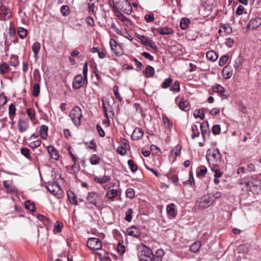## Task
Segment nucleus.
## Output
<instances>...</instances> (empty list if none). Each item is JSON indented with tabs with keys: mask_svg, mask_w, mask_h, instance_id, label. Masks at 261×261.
<instances>
[{
	"mask_svg": "<svg viewBox=\"0 0 261 261\" xmlns=\"http://www.w3.org/2000/svg\"><path fill=\"white\" fill-rule=\"evenodd\" d=\"M246 189L253 193H261V180L257 177L251 176L245 180Z\"/></svg>",
	"mask_w": 261,
	"mask_h": 261,
	"instance_id": "nucleus-1",
	"label": "nucleus"
},
{
	"mask_svg": "<svg viewBox=\"0 0 261 261\" xmlns=\"http://www.w3.org/2000/svg\"><path fill=\"white\" fill-rule=\"evenodd\" d=\"M96 129L100 137H103L105 136V133L104 130L98 124L96 125Z\"/></svg>",
	"mask_w": 261,
	"mask_h": 261,
	"instance_id": "nucleus-62",
	"label": "nucleus"
},
{
	"mask_svg": "<svg viewBox=\"0 0 261 261\" xmlns=\"http://www.w3.org/2000/svg\"><path fill=\"white\" fill-rule=\"evenodd\" d=\"M232 32V29L228 24L220 26L219 30V35L221 36H226Z\"/></svg>",
	"mask_w": 261,
	"mask_h": 261,
	"instance_id": "nucleus-17",
	"label": "nucleus"
},
{
	"mask_svg": "<svg viewBox=\"0 0 261 261\" xmlns=\"http://www.w3.org/2000/svg\"><path fill=\"white\" fill-rule=\"evenodd\" d=\"M234 43V40L233 39L231 38H228L226 39L225 44L228 47H231Z\"/></svg>",
	"mask_w": 261,
	"mask_h": 261,
	"instance_id": "nucleus-63",
	"label": "nucleus"
},
{
	"mask_svg": "<svg viewBox=\"0 0 261 261\" xmlns=\"http://www.w3.org/2000/svg\"><path fill=\"white\" fill-rule=\"evenodd\" d=\"M170 90L173 92H178L180 91V85L179 82H175L170 86Z\"/></svg>",
	"mask_w": 261,
	"mask_h": 261,
	"instance_id": "nucleus-40",
	"label": "nucleus"
},
{
	"mask_svg": "<svg viewBox=\"0 0 261 261\" xmlns=\"http://www.w3.org/2000/svg\"><path fill=\"white\" fill-rule=\"evenodd\" d=\"M67 194L70 204L73 205H77V197L75 194L71 191H68Z\"/></svg>",
	"mask_w": 261,
	"mask_h": 261,
	"instance_id": "nucleus-22",
	"label": "nucleus"
},
{
	"mask_svg": "<svg viewBox=\"0 0 261 261\" xmlns=\"http://www.w3.org/2000/svg\"><path fill=\"white\" fill-rule=\"evenodd\" d=\"M48 126L46 125H42L40 129V135L41 137L45 139L47 136Z\"/></svg>",
	"mask_w": 261,
	"mask_h": 261,
	"instance_id": "nucleus-32",
	"label": "nucleus"
},
{
	"mask_svg": "<svg viewBox=\"0 0 261 261\" xmlns=\"http://www.w3.org/2000/svg\"><path fill=\"white\" fill-rule=\"evenodd\" d=\"M211 157L215 161H219L221 160V154L219 149L212 150L208 149L207 151L206 158V160L209 162Z\"/></svg>",
	"mask_w": 261,
	"mask_h": 261,
	"instance_id": "nucleus-10",
	"label": "nucleus"
},
{
	"mask_svg": "<svg viewBox=\"0 0 261 261\" xmlns=\"http://www.w3.org/2000/svg\"><path fill=\"white\" fill-rule=\"evenodd\" d=\"M194 116L195 118H200L201 120H203L205 115L202 110L197 109L194 112Z\"/></svg>",
	"mask_w": 261,
	"mask_h": 261,
	"instance_id": "nucleus-38",
	"label": "nucleus"
},
{
	"mask_svg": "<svg viewBox=\"0 0 261 261\" xmlns=\"http://www.w3.org/2000/svg\"><path fill=\"white\" fill-rule=\"evenodd\" d=\"M41 45L38 42H35L32 46V49L34 53H39Z\"/></svg>",
	"mask_w": 261,
	"mask_h": 261,
	"instance_id": "nucleus-55",
	"label": "nucleus"
},
{
	"mask_svg": "<svg viewBox=\"0 0 261 261\" xmlns=\"http://www.w3.org/2000/svg\"><path fill=\"white\" fill-rule=\"evenodd\" d=\"M192 134L191 135V138L192 139H194L196 137H197L199 135V132L197 126L196 125H194L192 126Z\"/></svg>",
	"mask_w": 261,
	"mask_h": 261,
	"instance_id": "nucleus-46",
	"label": "nucleus"
},
{
	"mask_svg": "<svg viewBox=\"0 0 261 261\" xmlns=\"http://www.w3.org/2000/svg\"><path fill=\"white\" fill-rule=\"evenodd\" d=\"M90 162L91 165H97L100 163V158L96 154H92L90 158Z\"/></svg>",
	"mask_w": 261,
	"mask_h": 261,
	"instance_id": "nucleus-39",
	"label": "nucleus"
},
{
	"mask_svg": "<svg viewBox=\"0 0 261 261\" xmlns=\"http://www.w3.org/2000/svg\"><path fill=\"white\" fill-rule=\"evenodd\" d=\"M144 132L141 128L136 127L134 130L131 137L134 140H138L142 138L143 137Z\"/></svg>",
	"mask_w": 261,
	"mask_h": 261,
	"instance_id": "nucleus-18",
	"label": "nucleus"
},
{
	"mask_svg": "<svg viewBox=\"0 0 261 261\" xmlns=\"http://www.w3.org/2000/svg\"><path fill=\"white\" fill-rule=\"evenodd\" d=\"M164 255V252L162 249L157 250L156 253L152 255L148 259H141V261H162V257Z\"/></svg>",
	"mask_w": 261,
	"mask_h": 261,
	"instance_id": "nucleus-14",
	"label": "nucleus"
},
{
	"mask_svg": "<svg viewBox=\"0 0 261 261\" xmlns=\"http://www.w3.org/2000/svg\"><path fill=\"white\" fill-rule=\"evenodd\" d=\"M25 207L27 210L32 212L35 211V206L34 203H31L30 200H28L25 203Z\"/></svg>",
	"mask_w": 261,
	"mask_h": 261,
	"instance_id": "nucleus-45",
	"label": "nucleus"
},
{
	"mask_svg": "<svg viewBox=\"0 0 261 261\" xmlns=\"http://www.w3.org/2000/svg\"><path fill=\"white\" fill-rule=\"evenodd\" d=\"M110 45L111 50L116 56H121L123 54L121 46L119 44H117L116 41L114 39H110Z\"/></svg>",
	"mask_w": 261,
	"mask_h": 261,
	"instance_id": "nucleus-9",
	"label": "nucleus"
},
{
	"mask_svg": "<svg viewBox=\"0 0 261 261\" xmlns=\"http://www.w3.org/2000/svg\"><path fill=\"white\" fill-rule=\"evenodd\" d=\"M113 91H114V93L115 97L120 102H121L122 101V99L120 95V94H119V91H118V87L117 86H115L113 87Z\"/></svg>",
	"mask_w": 261,
	"mask_h": 261,
	"instance_id": "nucleus-60",
	"label": "nucleus"
},
{
	"mask_svg": "<svg viewBox=\"0 0 261 261\" xmlns=\"http://www.w3.org/2000/svg\"><path fill=\"white\" fill-rule=\"evenodd\" d=\"M9 69V66L6 63L0 65V72L2 74L6 73Z\"/></svg>",
	"mask_w": 261,
	"mask_h": 261,
	"instance_id": "nucleus-57",
	"label": "nucleus"
},
{
	"mask_svg": "<svg viewBox=\"0 0 261 261\" xmlns=\"http://www.w3.org/2000/svg\"><path fill=\"white\" fill-rule=\"evenodd\" d=\"M213 203V200L210 195H205L203 196L199 202L198 206L204 208L210 206Z\"/></svg>",
	"mask_w": 261,
	"mask_h": 261,
	"instance_id": "nucleus-11",
	"label": "nucleus"
},
{
	"mask_svg": "<svg viewBox=\"0 0 261 261\" xmlns=\"http://www.w3.org/2000/svg\"><path fill=\"white\" fill-rule=\"evenodd\" d=\"M163 121L166 127L169 130H171L172 128V123L170 121L169 119L166 115H163L162 116Z\"/></svg>",
	"mask_w": 261,
	"mask_h": 261,
	"instance_id": "nucleus-37",
	"label": "nucleus"
},
{
	"mask_svg": "<svg viewBox=\"0 0 261 261\" xmlns=\"http://www.w3.org/2000/svg\"><path fill=\"white\" fill-rule=\"evenodd\" d=\"M156 32L162 35H170L173 33V30L169 27H159L156 29Z\"/></svg>",
	"mask_w": 261,
	"mask_h": 261,
	"instance_id": "nucleus-20",
	"label": "nucleus"
},
{
	"mask_svg": "<svg viewBox=\"0 0 261 261\" xmlns=\"http://www.w3.org/2000/svg\"><path fill=\"white\" fill-rule=\"evenodd\" d=\"M138 255L140 258V261L142 258L148 259L153 255L152 250L143 244H141L138 246Z\"/></svg>",
	"mask_w": 261,
	"mask_h": 261,
	"instance_id": "nucleus-5",
	"label": "nucleus"
},
{
	"mask_svg": "<svg viewBox=\"0 0 261 261\" xmlns=\"http://www.w3.org/2000/svg\"><path fill=\"white\" fill-rule=\"evenodd\" d=\"M261 25V18L256 17L254 19H251L248 24L247 28L248 29L253 30L255 28H257L259 26Z\"/></svg>",
	"mask_w": 261,
	"mask_h": 261,
	"instance_id": "nucleus-16",
	"label": "nucleus"
},
{
	"mask_svg": "<svg viewBox=\"0 0 261 261\" xmlns=\"http://www.w3.org/2000/svg\"><path fill=\"white\" fill-rule=\"evenodd\" d=\"M87 246L92 250H98L102 247V244L99 239L91 238L88 240Z\"/></svg>",
	"mask_w": 261,
	"mask_h": 261,
	"instance_id": "nucleus-7",
	"label": "nucleus"
},
{
	"mask_svg": "<svg viewBox=\"0 0 261 261\" xmlns=\"http://www.w3.org/2000/svg\"><path fill=\"white\" fill-rule=\"evenodd\" d=\"M11 13L7 6H6L1 1L0 5V19L5 20L10 18Z\"/></svg>",
	"mask_w": 261,
	"mask_h": 261,
	"instance_id": "nucleus-8",
	"label": "nucleus"
},
{
	"mask_svg": "<svg viewBox=\"0 0 261 261\" xmlns=\"http://www.w3.org/2000/svg\"><path fill=\"white\" fill-rule=\"evenodd\" d=\"M87 200L89 204H92L96 207L100 208L103 206L102 196L95 192H90L87 196Z\"/></svg>",
	"mask_w": 261,
	"mask_h": 261,
	"instance_id": "nucleus-2",
	"label": "nucleus"
},
{
	"mask_svg": "<svg viewBox=\"0 0 261 261\" xmlns=\"http://www.w3.org/2000/svg\"><path fill=\"white\" fill-rule=\"evenodd\" d=\"M126 196L127 197H128L129 198H132L135 196V191L132 188H128L127 189L126 192Z\"/></svg>",
	"mask_w": 261,
	"mask_h": 261,
	"instance_id": "nucleus-59",
	"label": "nucleus"
},
{
	"mask_svg": "<svg viewBox=\"0 0 261 261\" xmlns=\"http://www.w3.org/2000/svg\"><path fill=\"white\" fill-rule=\"evenodd\" d=\"M130 60L134 62H135V64H136V65L137 66L138 68H139V70H140L142 67H143V65L141 63V62H140V61H139L136 58H135V57H132Z\"/></svg>",
	"mask_w": 261,
	"mask_h": 261,
	"instance_id": "nucleus-64",
	"label": "nucleus"
},
{
	"mask_svg": "<svg viewBox=\"0 0 261 261\" xmlns=\"http://www.w3.org/2000/svg\"><path fill=\"white\" fill-rule=\"evenodd\" d=\"M127 164L133 173L136 172L138 170V166L134 163L133 160H129L127 161Z\"/></svg>",
	"mask_w": 261,
	"mask_h": 261,
	"instance_id": "nucleus-42",
	"label": "nucleus"
},
{
	"mask_svg": "<svg viewBox=\"0 0 261 261\" xmlns=\"http://www.w3.org/2000/svg\"><path fill=\"white\" fill-rule=\"evenodd\" d=\"M69 116L74 124L79 126L81 124V118L83 117L81 109L77 107H74L71 111Z\"/></svg>",
	"mask_w": 261,
	"mask_h": 261,
	"instance_id": "nucleus-3",
	"label": "nucleus"
},
{
	"mask_svg": "<svg viewBox=\"0 0 261 261\" xmlns=\"http://www.w3.org/2000/svg\"><path fill=\"white\" fill-rule=\"evenodd\" d=\"M27 30L22 27H19L18 28V34L19 37L21 39L24 38L27 35Z\"/></svg>",
	"mask_w": 261,
	"mask_h": 261,
	"instance_id": "nucleus-44",
	"label": "nucleus"
},
{
	"mask_svg": "<svg viewBox=\"0 0 261 261\" xmlns=\"http://www.w3.org/2000/svg\"><path fill=\"white\" fill-rule=\"evenodd\" d=\"M16 108L14 103H11L9 107V114L11 119H13L14 115L15 114Z\"/></svg>",
	"mask_w": 261,
	"mask_h": 261,
	"instance_id": "nucleus-43",
	"label": "nucleus"
},
{
	"mask_svg": "<svg viewBox=\"0 0 261 261\" xmlns=\"http://www.w3.org/2000/svg\"><path fill=\"white\" fill-rule=\"evenodd\" d=\"M21 153L28 159L31 160V156L30 155V150L25 147L21 148L20 149Z\"/></svg>",
	"mask_w": 261,
	"mask_h": 261,
	"instance_id": "nucleus-50",
	"label": "nucleus"
},
{
	"mask_svg": "<svg viewBox=\"0 0 261 261\" xmlns=\"http://www.w3.org/2000/svg\"><path fill=\"white\" fill-rule=\"evenodd\" d=\"M68 152H69V154L70 155V157L72 159V161L74 163V165H73L72 166V168H73V167L74 166V165L75 164L76 162L78 161V158L77 157H76L73 154V153L72 152V151H71V146H69L68 147Z\"/></svg>",
	"mask_w": 261,
	"mask_h": 261,
	"instance_id": "nucleus-53",
	"label": "nucleus"
},
{
	"mask_svg": "<svg viewBox=\"0 0 261 261\" xmlns=\"http://www.w3.org/2000/svg\"><path fill=\"white\" fill-rule=\"evenodd\" d=\"M85 79L81 75H76L73 81L72 86L75 89H79L83 86Z\"/></svg>",
	"mask_w": 261,
	"mask_h": 261,
	"instance_id": "nucleus-12",
	"label": "nucleus"
},
{
	"mask_svg": "<svg viewBox=\"0 0 261 261\" xmlns=\"http://www.w3.org/2000/svg\"><path fill=\"white\" fill-rule=\"evenodd\" d=\"M190 20L187 18H182L180 22V27L182 30H186L189 27Z\"/></svg>",
	"mask_w": 261,
	"mask_h": 261,
	"instance_id": "nucleus-35",
	"label": "nucleus"
},
{
	"mask_svg": "<svg viewBox=\"0 0 261 261\" xmlns=\"http://www.w3.org/2000/svg\"><path fill=\"white\" fill-rule=\"evenodd\" d=\"M48 152L49 154L50 158L56 161H57L59 159L60 155L59 152L55 148L51 145H49L47 147Z\"/></svg>",
	"mask_w": 261,
	"mask_h": 261,
	"instance_id": "nucleus-19",
	"label": "nucleus"
},
{
	"mask_svg": "<svg viewBox=\"0 0 261 261\" xmlns=\"http://www.w3.org/2000/svg\"><path fill=\"white\" fill-rule=\"evenodd\" d=\"M207 172V169L204 166H201L196 169V175L199 178L204 177Z\"/></svg>",
	"mask_w": 261,
	"mask_h": 261,
	"instance_id": "nucleus-27",
	"label": "nucleus"
},
{
	"mask_svg": "<svg viewBox=\"0 0 261 261\" xmlns=\"http://www.w3.org/2000/svg\"><path fill=\"white\" fill-rule=\"evenodd\" d=\"M61 12L64 16H67L70 13V9L68 6L63 5L61 7Z\"/></svg>",
	"mask_w": 261,
	"mask_h": 261,
	"instance_id": "nucleus-48",
	"label": "nucleus"
},
{
	"mask_svg": "<svg viewBox=\"0 0 261 261\" xmlns=\"http://www.w3.org/2000/svg\"><path fill=\"white\" fill-rule=\"evenodd\" d=\"M41 144V140L38 139L30 143L29 146L32 148H35L39 147Z\"/></svg>",
	"mask_w": 261,
	"mask_h": 261,
	"instance_id": "nucleus-51",
	"label": "nucleus"
},
{
	"mask_svg": "<svg viewBox=\"0 0 261 261\" xmlns=\"http://www.w3.org/2000/svg\"><path fill=\"white\" fill-rule=\"evenodd\" d=\"M40 90V85L39 84L35 83L33 86V95L35 97H37L39 95Z\"/></svg>",
	"mask_w": 261,
	"mask_h": 261,
	"instance_id": "nucleus-47",
	"label": "nucleus"
},
{
	"mask_svg": "<svg viewBox=\"0 0 261 261\" xmlns=\"http://www.w3.org/2000/svg\"><path fill=\"white\" fill-rule=\"evenodd\" d=\"M201 243L199 241L195 242L193 244L190 246V250L191 252L193 253H196L199 250L201 247Z\"/></svg>",
	"mask_w": 261,
	"mask_h": 261,
	"instance_id": "nucleus-33",
	"label": "nucleus"
},
{
	"mask_svg": "<svg viewBox=\"0 0 261 261\" xmlns=\"http://www.w3.org/2000/svg\"><path fill=\"white\" fill-rule=\"evenodd\" d=\"M179 108L182 111L187 112L190 109V106L188 101L183 99L178 103Z\"/></svg>",
	"mask_w": 261,
	"mask_h": 261,
	"instance_id": "nucleus-23",
	"label": "nucleus"
},
{
	"mask_svg": "<svg viewBox=\"0 0 261 261\" xmlns=\"http://www.w3.org/2000/svg\"><path fill=\"white\" fill-rule=\"evenodd\" d=\"M18 129L20 132L23 133L28 128V124L24 120H19L18 123Z\"/></svg>",
	"mask_w": 261,
	"mask_h": 261,
	"instance_id": "nucleus-31",
	"label": "nucleus"
},
{
	"mask_svg": "<svg viewBox=\"0 0 261 261\" xmlns=\"http://www.w3.org/2000/svg\"><path fill=\"white\" fill-rule=\"evenodd\" d=\"M212 133L215 135H219L221 132V127L219 124L214 125L212 128Z\"/></svg>",
	"mask_w": 261,
	"mask_h": 261,
	"instance_id": "nucleus-54",
	"label": "nucleus"
},
{
	"mask_svg": "<svg viewBox=\"0 0 261 261\" xmlns=\"http://www.w3.org/2000/svg\"><path fill=\"white\" fill-rule=\"evenodd\" d=\"M136 36L142 44L145 46H149L150 48L155 51L158 50L157 46L151 38H148L145 35H141L138 34H136Z\"/></svg>",
	"mask_w": 261,
	"mask_h": 261,
	"instance_id": "nucleus-6",
	"label": "nucleus"
},
{
	"mask_svg": "<svg viewBox=\"0 0 261 261\" xmlns=\"http://www.w3.org/2000/svg\"><path fill=\"white\" fill-rule=\"evenodd\" d=\"M208 126V123L207 122H204L200 125V129L201 134L203 137V139L204 140L206 138V136L207 135L208 137L210 135V130H207L206 128L204 129V127H207Z\"/></svg>",
	"mask_w": 261,
	"mask_h": 261,
	"instance_id": "nucleus-21",
	"label": "nucleus"
},
{
	"mask_svg": "<svg viewBox=\"0 0 261 261\" xmlns=\"http://www.w3.org/2000/svg\"><path fill=\"white\" fill-rule=\"evenodd\" d=\"M166 176L167 177L169 180L172 181L175 185H178V179L176 174L169 173Z\"/></svg>",
	"mask_w": 261,
	"mask_h": 261,
	"instance_id": "nucleus-34",
	"label": "nucleus"
},
{
	"mask_svg": "<svg viewBox=\"0 0 261 261\" xmlns=\"http://www.w3.org/2000/svg\"><path fill=\"white\" fill-rule=\"evenodd\" d=\"M27 113L28 117L33 120L35 117V110L32 109H27Z\"/></svg>",
	"mask_w": 261,
	"mask_h": 261,
	"instance_id": "nucleus-58",
	"label": "nucleus"
},
{
	"mask_svg": "<svg viewBox=\"0 0 261 261\" xmlns=\"http://www.w3.org/2000/svg\"><path fill=\"white\" fill-rule=\"evenodd\" d=\"M126 233L137 238L140 236L141 232L138 226L133 225L126 229Z\"/></svg>",
	"mask_w": 261,
	"mask_h": 261,
	"instance_id": "nucleus-13",
	"label": "nucleus"
},
{
	"mask_svg": "<svg viewBox=\"0 0 261 261\" xmlns=\"http://www.w3.org/2000/svg\"><path fill=\"white\" fill-rule=\"evenodd\" d=\"M213 91L215 93H222L226 92L225 89L220 85L217 84L212 87Z\"/></svg>",
	"mask_w": 261,
	"mask_h": 261,
	"instance_id": "nucleus-41",
	"label": "nucleus"
},
{
	"mask_svg": "<svg viewBox=\"0 0 261 261\" xmlns=\"http://www.w3.org/2000/svg\"><path fill=\"white\" fill-rule=\"evenodd\" d=\"M166 211L168 215L171 219H174L177 215V210L175 208V205L174 203H170L166 207Z\"/></svg>",
	"mask_w": 261,
	"mask_h": 261,
	"instance_id": "nucleus-15",
	"label": "nucleus"
},
{
	"mask_svg": "<svg viewBox=\"0 0 261 261\" xmlns=\"http://www.w3.org/2000/svg\"><path fill=\"white\" fill-rule=\"evenodd\" d=\"M115 8L117 11L120 10L126 14H130L132 12L131 5L127 0H116Z\"/></svg>",
	"mask_w": 261,
	"mask_h": 261,
	"instance_id": "nucleus-4",
	"label": "nucleus"
},
{
	"mask_svg": "<svg viewBox=\"0 0 261 261\" xmlns=\"http://www.w3.org/2000/svg\"><path fill=\"white\" fill-rule=\"evenodd\" d=\"M143 73H145V75L147 77H151L153 76L154 74L155 71L153 67L148 65L145 70L143 71Z\"/></svg>",
	"mask_w": 261,
	"mask_h": 261,
	"instance_id": "nucleus-28",
	"label": "nucleus"
},
{
	"mask_svg": "<svg viewBox=\"0 0 261 261\" xmlns=\"http://www.w3.org/2000/svg\"><path fill=\"white\" fill-rule=\"evenodd\" d=\"M233 72L232 70H230L227 66H225L222 71V75L224 79H229L232 75Z\"/></svg>",
	"mask_w": 261,
	"mask_h": 261,
	"instance_id": "nucleus-29",
	"label": "nucleus"
},
{
	"mask_svg": "<svg viewBox=\"0 0 261 261\" xmlns=\"http://www.w3.org/2000/svg\"><path fill=\"white\" fill-rule=\"evenodd\" d=\"M228 59H229L228 55H225L222 56L219 59V65L220 66H223L227 62Z\"/></svg>",
	"mask_w": 261,
	"mask_h": 261,
	"instance_id": "nucleus-52",
	"label": "nucleus"
},
{
	"mask_svg": "<svg viewBox=\"0 0 261 261\" xmlns=\"http://www.w3.org/2000/svg\"><path fill=\"white\" fill-rule=\"evenodd\" d=\"M145 21L147 22H151L154 20V16L153 13L146 14L144 16Z\"/></svg>",
	"mask_w": 261,
	"mask_h": 261,
	"instance_id": "nucleus-61",
	"label": "nucleus"
},
{
	"mask_svg": "<svg viewBox=\"0 0 261 261\" xmlns=\"http://www.w3.org/2000/svg\"><path fill=\"white\" fill-rule=\"evenodd\" d=\"M244 59L241 56H239L234 60L233 67L236 70H240V67L242 65Z\"/></svg>",
	"mask_w": 261,
	"mask_h": 261,
	"instance_id": "nucleus-25",
	"label": "nucleus"
},
{
	"mask_svg": "<svg viewBox=\"0 0 261 261\" xmlns=\"http://www.w3.org/2000/svg\"><path fill=\"white\" fill-rule=\"evenodd\" d=\"M110 179H111V177L109 175H105L102 177L95 176L94 178V180L95 182L100 184H105V183L108 182L109 181H110Z\"/></svg>",
	"mask_w": 261,
	"mask_h": 261,
	"instance_id": "nucleus-24",
	"label": "nucleus"
},
{
	"mask_svg": "<svg viewBox=\"0 0 261 261\" xmlns=\"http://www.w3.org/2000/svg\"><path fill=\"white\" fill-rule=\"evenodd\" d=\"M117 251L121 254H123L125 251V248L124 246L119 241L117 246Z\"/></svg>",
	"mask_w": 261,
	"mask_h": 261,
	"instance_id": "nucleus-56",
	"label": "nucleus"
},
{
	"mask_svg": "<svg viewBox=\"0 0 261 261\" xmlns=\"http://www.w3.org/2000/svg\"><path fill=\"white\" fill-rule=\"evenodd\" d=\"M118 190L112 189L107 192L106 196L109 199L113 200L118 195Z\"/></svg>",
	"mask_w": 261,
	"mask_h": 261,
	"instance_id": "nucleus-30",
	"label": "nucleus"
},
{
	"mask_svg": "<svg viewBox=\"0 0 261 261\" xmlns=\"http://www.w3.org/2000/svg\"><path fill=\"white\" fill-rule=\"evenodd\" d=\"M173 82V80L171 77H169L164 81L161 85V87L163 89H167L170 87Z\"/></svg>",
	"mask_w": 261,
	"mask_h": 261,
	"instance_id": "nucleus-36",
	"label": "nucleus"
},
{
	"mask_svg": "<svg viewBox=\"0 0 261 261\" xmlns=\"http://www.w3.org/2000/svg\"><path fill=\"white\" fill-rule=\"evenodd\" d=\"M133 213V210L132 208H130L127 210V211L125 212V220L127 222H130L132 220V215Z\"/></svg>",
	"mask_w": 261,
	"mask_h": 261,
	"instance_id": "nucleus-49",
	"label": "nucleus"
},
{
	"mask_svg": "<svg viewBox=\"0 0 261 261\" xmlns=\"http://www.w3.org/2000/svg\"><path fill=\"white\" fill-rule=\"evenodd\" d=\"M206 57L208 60L212 62H215L218 58V55L214 50L207 51L206 54Z\"/></svg>",
	"mask_w": 261,
	"mask_h": 261,
	"instance_id": "nucleus-26",
	"label": "nucleus"
}]
</instances>
